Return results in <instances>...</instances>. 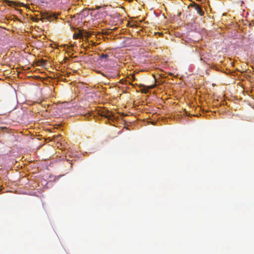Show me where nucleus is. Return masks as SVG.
Returning <instances> with one entry per match:
<instances>
[{"mask_svg":"<svg viewBox=\"0 0 254 254\" xmlns=\"http://www.w3.org/2000/svg\"><path fill=\"white\" fill-rule=\"evenodd\" d=\"M41 20L46 19L49 21H52L57 18V15L52 12H46L42 15Z\"/></svg>","mask_w":254,"mask_h":254,"instance_id":"f257e3e1","label":"nucleus"},{"mask_svg":"<svg viewBox=\"0 0 254 254\" xmlns=\"http://www.w3.org/2000/svg\"><path fill=\"white\" fill-rule=\"evenodd\" d=\"M90 32H86V31H79L78 33L76 34H74L73 35L74 38H81L83 37L84 36L89 37L91 35Z\"/></svg>","mask_w":254,"mask_h":254,"instance_id":"f03ea898","label":"nucleus"},{"mask_svg":"<svg viewBox=\"0 0 254 254\" xmlns=\"http://www.w3.org/2000/svg\"><path fill=\"white\" fill-rule=\"evenodd\" d=\"M99 114H100L101 116L104 117L108 119L109 120H111V118L113 117L112 113L108 110H104L103 111H101Z\"/></svg>","mask_w":254,"mask_h":254,"instance_id":"7ed1b4c3","label":"nucleus"},{"mask_svg":"<svg viewBox=\"0 0 254 254\" xmlns=\"http://www.w3.org/2000/svg\"><path fill=\"white\" fill-rule=\"evenodd\" d=\"M194 7L200 15L202 16L204 14V11L198 4L195 3L194 5Z\"/></svg>","mask_w":254,"mask_h":254,"instance_id":"20e7f679","label":"nucleus"},{"mask_svg":"<svg viewBox=\"0 0 254 254\" xmlns=\"http://www.w3.org/2000/svg\"><path fill=\"white\" fill-rule=\"evenodd\" d=\"M88 10L85 9L82 10V11L80 13V15H81V17L84 16V17L87 16L88 15Z\"/></svg>","mask_w":254,"mask_h":254,"instance_id":"39448f33","label":"nucleus"},{"mask_svg":"<svg viewBox=\"0 0 254 254\" xmlns=\"http://www.w3.org/2000/svg\"><path fill=\"white\" fill-rule=\"evenodd\" d=\"M109 55L108 54H102L100 56V58L102 60H104V61H107L108 60Z\"/></svg>","mask_w":254,"mask_h":254,"instance_id":"423d86ee","label":"nucleus"},{"mask_svg":"<svg viewBox=\"0 0 254 254\" xmlns=\"http://www.w3.org/2000/svg\"><path fill=\"white\" fill-rule=\"evenodd\" d=\"M14 2L12 1H7V5H9V6H11L12 4H14Z\"/></svg>","mask_w":254,"mask_h":254,"instance_id":"0eeeda50","label":"nucleus"},{"mask_svg":"<svg viewBox=\"0 0 254 254\" xmlns=\"http://www.w3.org/2000/svg\"><path fill=\"white\" fill-rule=\"evenodd\" d=\"M32 19H33V21H35L36 22H37V21H38L39 20V19L38 18H33Z\"/></svg>","mask_w":254,"mask_h":254,"instance_id":"6e6552de","label":"nucleus"},{"mask_svg":"<svg viewBox=\"0 0 254 254\" xmlns=\"http://www.w3.org/2000/svg\"><path fill=\"white\" fill-rule=\"evenodd\" d=\"M141 91H142V92H143V93H147V92L148 90H147V89H145V90H141Z\"/></svg>","mask_w":254,"mask_h":254,"instance_id":"1a4fd4ad","label":"nucleus"},{"mask_svg":"<svg viewBox=\"0 0 254 254\" xmlns=\"http://www.w3.org/2000/svg\"><path fill=\"white\" fill-rule=\"evenodd\" d=\"M45 63H46V62H45V61H44V60H42V61H41V64H45Z\"/></svg>","mask_w":254,"mask_h":254,"instance_id":"9d476101","label":"nucleus"},{"mask_svg":"<svg viewBox=\"0 0 254 254\" xmlns=\"http://www.w3.org/2000/svg\"><path fill=\"white\" fill-rule=\"evenodd\" d=\"M132 77L133 78V80H134L135 77H134V75H132Z\"/></svg>","mask_w":254,"mask_h":254,"instance_id":"9b49d317","label":"nucleus"}]
</instances>
